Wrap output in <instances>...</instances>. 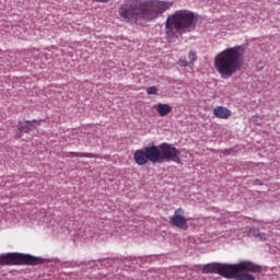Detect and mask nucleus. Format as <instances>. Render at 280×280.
Instances as JSON below:
<instances>
[{"label":"nucleus","mask_w":280,"mask_h":280,"mask_svg":"<svg viewBox=\"0 0 280 280\" xmlns=\"http://www.w3.org/2000/svg\"><path fill=\"white\" fill-rule=\"evenodd\" d=\"M147 93H148V95H156V93H159V88L150 86L147 89Z\"/></svg>","instance_id":"2eb2a0df"},{"label":"nucleus","mask_w":280,"mask_h":280,"mask_svg":"<svg viewBox=\"0 0 280 280\" xmlns=\"http://www.w3.org/2000/svg\"><path fill=\"white\" fill-rule=\"evenodd\" d=\"M171 224L182 231H187V229H189L187 219L185 218V210L183 208H178L174 211V214L171 218Z\"/></svg>","instance_id":"0eeeda50"},{"label":"nucleus","mask_w":280,"mask_h":280,"mask_svg":"<svg viewBox=\"0 0 280 280\" xmlns=\"http://www.w3.org/2000/svg\"><path fill=\"white\" fill-rule=\"evenodd\" d=\"M2 266H38L43 258L30 254L8 253L0 255Z\"/></svg>","instance_id":"423d86ee"},{"label":"nucleus","mask_w":280,"mask_h":280,"mask_svg":"<svg viewBox=\"0 0 280 280\" xmlns=\"http://www.w3.org/2000/svg\"><path fill=\"white\" fill-rule=\"evenodd\" d=\"M254 272L255 275H259L261 272V266L255 265L250 261H241L238 264H220V262H212L207 264L202 271L205 275L215 273L220 275L221 277H225V279H231L234 277L236 272Z\"/></svg>","instance_id":"39448f33"},{"label":"nucleus","mask_w":280,"mask_h":280,"mask_svg":"<svg viewBox=\"0 0 280 280\" xmlns=\"http://www.w3.org/2000/svg\"><path fill=\"white\" fill-rule=\"evenodd\" d=\"M188 58L190 60V66L194 67V63L196 62V60H198V57L196 56V52L190 51L188 54Z\"/></svg>","instance_id":"4468645a"},{"label":"nucleus","mask_w":280,"mask_h":280,"mask_svg":"<svg viewBox=\"0 0 280 280\" xmlns=\"http://www.w3.org/2000/svg\"><path fill=\"white\" fill-rule=\"evenodd\" d=\"M155 108H156L160 117H167V115H170V113H172V106H170V104L160 103L156 105Z\"/></svg>","instance_id":"9d476101"},{"label":"nucleus","mask_w":280,"mask_h":280,"mask_svg":"<svg viewBox=\"0 0 280 280\" xmlns=\"http://www.w3.org/2000/svg\"><path fill=\"white\" fill-rule=\"evenodd\" d=\"M192 30H196V14L187 9L176 10L165 21V34L171 43Z\"/></svg>","instance_id":"20e7f679"},{"label":"nucleus","mask_w":280,"mask_h":280,"mask_svg":"<svg viewBox=\"0 0 280 280\" xmlns=\"http://www.w3.org/2000/svg\"><path fill=\"white\" fill-rule=\"evenodd\" d=\"M250 235H253V237H256V240H259L260 242H266V240H268V234L260 232L258 229H252Z\"/></svg>","instance_id":"9b49d317"},{"label":"nucleus","mask_w":280,"mask_h":280,"mask_svg":"<svg viewBox=\"0 0 280 280\" xmlns=\"http://www.w3.org/2000/svg\"><path fill=\"white\" fill-rule=\"evenodd\" d=\"M230 279H235V280H255V276H253L250 273H245V272H243V273L236 272Z\"/></svg>","instance_id":"f8f14e48"},{"label":"nucleus","mask_w":280,"mask_h":280,"mask_svg":"<svg viewBox=\"0 0 280 280\" xmlns=\"http://www.w3.org/2000/svg\"><path fill=\"white\" fill-rule=\"evenodd\" d=\"M244 65V46L226 48L214 57L215 71L222 80L233 78Z\"/></svg>","instance_id":"7ed1b4c3"},{"label":"nucleus","mask_w":280,"mask_h":280,"mask_svg":"<svg viewBox=\"0 0 280 280\" xmlns=\"http://www.w3.org/2000/svg\"><path fill=\"white\" fill-rule=\"evenodd\" d=\"M69 155L73 159L74 156H80L81 159H94L95 155L93 153H84V152H70Z\"/></svg>","instance_id":"ddd939ff"},{"label":"nucleus","mask_w":280,"mask_h":280,"mask_svg":"<svg viewBox=\"0 0 280 280\" xmlns=\"http://www.w3.org/2000/svg\"><path fill=\"white\" fill-rule=\"evenodd\" d=\"M173 3L167 1L154 0H127L121 4L119 14L125 21L135 19H143V21H154L159 19L163 12H167Z\"/></svg>","instance_id":"f257e3e1"},{"label":"nucleus","mask_w":280,"mask_h":280,"mask_svg":"<svg viewBox=\"0 0 280 280\" xmlns=\"http://www.w3.org/2000/svg\"><path fill=\"white\" fill-rule=\"evenodd\" d=\"M133 160L137 165H147L148 162L159 163V161L180 163V150L174 144L163 142L159 147L151 145L137 150Z\"/></svg>","instance_id":"f03ea898"},{"label":"nucleus","mask_w":280,"mask_h":280,"mask_svg":"<svg viewBox=\"0 0 280 280\" xmlns=\"http://www.w3.org/2000/svg\"><path fill=\"white\" fill-rule=\"evenodd\" d=\"M222 154H231V150L224 149V150H222Z\"/></svg>","instance_id":"a211bd4d"},{"label":"nucleus","mask_w":280,"mask_h":280,"mask_svg":"<svg viewBox=\"0 0 280 280\" xmlns=\"http://www.w3.org/2000/svg\"><path fill=\"white\" fill-rule=\"evenodd\" d=\"M95 1L96 3H108V0H93Z\"/></svg>","instance_id":"f3484780"},{"label":"nucleus","mask_w":280,"mask_h":280,"mask_svg":"<svg viewBox=\"0 0 280 280\" xmlns=\"http://www.w3.org/2000/svg\"><path fill=\"white\" fill-rule=\"evenodd\" d=\"M178 65L179 67H191V63L185 59H179Z\"/></svg>","instance_id":"dca6fc26"},{"label":"nucleus","mask_w":280,"mask_h":280,"mask_svg":"<svg viewBox=\"0 0 280 280\" xmlns=\"http://www.w3.org/2000/svg\"><path fill=\"white\" fill-rule=\"evenodd\" d=\"M213 115L218 119H229V117H231V115H233V113L231 112V109H229L226 107L217 106L213 109Z\"/></svg>","instance_id":"1a4fd4ad"},{"label":"nucleus","mask_w":280,"mask_h":280,"mask_svg":"<svg viewBox=\"0 0 280 280\" xmlns=\"http://www.w3.org/2000/svg\"><path fill=\"white\" fill-rule=\"evenodd\" d=\"M36 126H38V122L36 120L19 121L18 122L19 133L15 136V139H21V137H23V132H25V133L32 132V130H34V128H36Z\"/></svg>","instance_id":"6e6552de"}]
</instances>
